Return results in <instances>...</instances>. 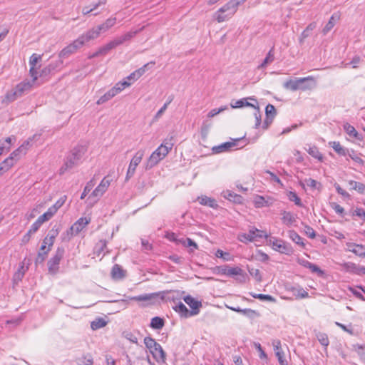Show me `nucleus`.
Returning <instances> with one entry per match:
<instances>
[{
	"instance_id": "f257e3e1",
	"label": "nucleus",
	"mask_w": 365,
	"mask_h": 365,
	"mask_svg": "<svg viewBox=\"0 0 365 365\" xmlns=\"http://www.w3.org/2000/svg\"><path fill=\"white\" fill-rule=\"evenodd\" d=\"M283 86L285 89L292 91H296L297 90L304 91L314 88L316 86V81L312 76L304 78H296L287 81L284 83Z\"/></svg>"
},
{
	"instance_id": "f03ea898",
	"label": "nucleus",
	"mask_w": 365,
	"mask_h": 365,
	"mask_svg": "<svg viewBox=\"0 0 365 365\" xmlns=\"http://www.w3.org/2000/svg\"><path fill=\"white\" fill-rule=\"evenodd\" d=\"M245 1L246 0H230L214 14L215 19L218 23L228 20L236 13L239 5L244 3Z\"/></svg>"
},
{
	"instance_id": "7ed1b4c3",
	"label": "nucleus",
	"mask_w": 365,
	"mask_h": 365,
	"mask_svg": "<svg viewBox=\"0 0 365 365\" xmlns=\"http://www.w3.org/2000/svg\"><path fill=\"white\" fill-rule=\"evenodd\" d=\"M32 86L33 84L31 82H30V81H24L17 84L14 88L8 91L6 95V98L9 102H13L29 93L31 91Z\"/></svg>"
},
{
	"instance_id": "20e7f679",
	"label": "nucleus",
	"mask_w": 365,
	"mask_h": 365,
	"mask_svg": "<svg viewBox=\"0 0 365 365\" xmlns=\"http://www.w3.org/2000/svg\"><path fill=\"white\" fill-rule=\"evenodd\" d=\"M88 149L85 142H81L73 146L70 150V168L71 165H78L82 162V159Z\"/></svg>"
},
{
	"instance_id": "39448f33",
	"label": "nucleus",
	"mask_w": 365,
	"mask_h": 365,
	"mask_svg": "<svg viewBox=\"0 0 365 365\" xmlns=\"http://www.w3.org/2000/svg\"><path fill=\"white\" fill-rule=\"evenodd\" d=\"M111 179L107 175L103 178L100 184L95 188L92 193L88 196V200H93L96 202L106 192L110 185Z\"/></svg>"
},
{
	"instance_id": "423d86ee",
	"label": "nucleus",
	"mask_w": 365,
	"mask_h": 365,
	"mask_svg": "<svg viewBox=\"0 0 365 365\" xmlns=\"http://www.w3.org/2000/svg\"><path fill=\"white\" fill-rule=\"evenodd\" d=\"M64 255V250L58 247L56 251L54 256H53L47 263L48 270L49 274H55L57 273L59 268V263Z\"/></svg>"
},
{
	"instance_id": "0eeeda50",
	"label": "nucleus",
	"mask_w": 365,
	"mask_h": 365,
	"mask_svg": "<svg viewBox=\"0 0 365 365\" xmlns=\"http://www.w3.org/2000/svg\"><path fill=\"white\" fill-rule=\"evenodd\" d=\"M267 238L268 235L264 231L259 230L257 228L250 230L248 233H243L238 235V240L242 242H252L256 238Z\"/></svg>"
},
{
	"instance_id": "6e6552de",
	"label": "nucleus",
	"mask_w": 365,
	"mask_h": 365,
	"mask_svg": "<svg viewBox=\"0 0 365 365\" xmlns=\"http://www.w3.org/2000/svg\"><path fill=\"white\" fill-rule=\"evenodd\" d=\"M269 244L272 245V248L282 254L290 255L292 252L291 245L282 240L271 237L269 240Z\"/></svg>"
},
{
	"instance_id": "1a4fd4ad",
	"label": "nucleus",
	"mask_w": 365,
	"mask_h": 365,
	"mask_svg": "<svg viewBox=\"0 0 365 365\" xmlns=\"http://www.w3.org/2000/svg\"><path fill=\"white\" fill-rule=\"evenodd\" d=\"M144 155V152L141 150L136 152L133 158L131 159L130 163L127 170L125 180L128 181L133 176L137 166L140 163Z\"/></svg>"
},
{
	"instance_id": "9d476101",
	"label": "nucleus",
	"mask_w": 365,
	"mask_h": 365,
	"mask_svg": "<svg viewBox=\"0 0 365 365\" xmlns=\"http://www.w3.org/2000/svg\"><path fill=\"white\" fill-rule=\"evenodd\" d=\"M222 273L228 276H237L236 280L240 283H245L247 279L246 273L239 267L225 269Z\"/></svg>"
},
{
	"instance_id": "9b49d317",
	"label": "nucleus",
	"mask_w": 365,
	"mask_h": 365,
	"mask_svg": "<svg viewBox=\"0 0 365 365\" xmlns=\"http://www.w3.org/2000/svg\"><path fill=\"white\" fill-rule=\"evenodd\" d=\"M118 45L113 39V41L99 48L96 52L89 56V58H93L101 56H106L110 50L115 48Z\"/></svg>"
},
{
	"instance_id": "f8f14e48",
	"label": "nucleus",
	"mask_w": 365,
	"mask_h": 365,
	"mask_svg": "<svg viewBox=\"0 0 365 365\" xmlns=\"http://www.w3.org/2000/svg\"><path fill=\"white\" fill-rule=\"evenodd\" d=\"M248 100L253 101L257 103V105L258 104L256 98H255L254 97H248L243 98L237 101L232 100L230 103V106L232 108H240L242 107H252L254 108L256 106V105H254L248 102Z\"/></svg>"
},
{
	"instance_id": "ddd939ff",
	"label": "nucleus",
	"mask_w": 365,
	"mask_h": 365,
	"mask_svg": "<svg viewBox=\"0 0 365 365\" xmlns=\"http://www.w3.org/2000/svg\"><path fill=\"white\" fill-rule=\"evenodd\" d=\"M184 301L187 305H189L191 307V314L196 315L199 313L200 308L202 307L201 302L195 299L190 295L185 297L184 298Z\"/></svg>"
},
{
	"instance_id": "4468645a",
	"label": "nucleus",
	"mask_w": 365,
	"mask_h": 365,
	"mask_svg": "<svg viewBox=\"0 0 365 365\" xmlns=\"http://www.w3.org/2000/svg\"><path fill=\"white\" fill-rule=\"evenodd\" d=\"M89 220L86 217H81L71 227H70V232L71 235L78 234L88 225Z\"/></svg>"
},
{
	"instance_id": "2eb2a0df",
	"label": "nucleus",
	"mask_w": 365,
	"mask_h": 365,
	"mask_svg": "<svg viewBox=\"0 0 365 365\" xmlns=\"http://www.w3.org/2000/svg\"><path fill=\"white\" fill-rule=\"evenodd\" d=\"M150 354L153 355V357L156 360L157 362H165V352L163 349L161 345L160 344H157L156 346H154L152 350H150Z\"/></svg>"
},
{
	"instance_id": "dca6fc26",
	"label": "nucleus",
	"mask_w": 365,
	"mask_h": 365,
	"mask_svg": "<svg viewBox=\"0 0 365 365\" xmlns=\"http://www.w3.org/2000/svg\"><path fill=\"white\" fill-rule=\"evenodd\" d=\"M164 157L161 155V153L157 148L150 156L148 163L147 168H151L157 165Z\"/></svg>"
},
{
	"instance_id": "f3484780",
	"label": "nucleus",
	"mask_w": 365,
	"mask_h": 365,
	"mask_svg": "<svg viewBox=\"0 0 365 365\" xmlns=\"http://www.w3.org/2000/svg\"><path fill=\"white\" fill-rule=\"evenodd\" d=\"M281 215H282V222L287 227H291L296 222L297 215L291 212L284 210L281 212Z\"/></svg>"
},
{
	"instance_id": "a211bd4d",
	"label": "nucleus",
	"mask_w": 365,
	"mask_h": 365,
	"mask_svg": "<svg viewBox=\"0 0 365 365\" xmlns=\"http://www.w3.org/2000/svg\"><path fill=\"white\" fill-rule=\"evenodd\" d=\"M347 246L350 252L359 257H365V247L362 245L349 243L347 244Z\"/></svg>"
},
{
	"instance_id": "6ab92c4d",
	"label": "nucleus",
	"mask_w": 365,
	"mask_h": 365,
	"mask_svg": "<svg viewBox=\"0 0 365 365\" xmlns=\"http://www.w3.org/2000/svg\"><path fill=\"white\" fill-rule=\"evenodd\" d=\"M340 16L339 14L334 13L332 14V16L330 17L329 21L325 25V26L322 29V33L324 35L327 34L334 26L336 21L339 19Z\"/></svg>"
},
{
	"instance_id": "aec40b11",
	"label": "nucleus",
	"mask_w": 365,
	"mask_h": 365,
	"mask_svg": "<svg viewBox=\"0 0 365 365\" xmlns=\"http://www.w3.org/2000/svg\"><path fill=\"white\" fill-rule=\"evenodd\" d=\"M173 309L176 312H178L182 317L187 318L191 316H194V314H191V311H189L185 305L180 302L178 304L173 307Z\"/></svg>"
},
{
	"instance_id": "412c9836",
	"label": "nucleus",
	"mask_w": 365,
	"mask_h": 365,
	"mask_svg": "<svg viewBox=\"0 0 365 365\" xmlns=\"http://www.w3.org/2000/svg\"><path fill=\"white\" fill-rule=\"evenodd\" d=\"M125 276V271L119 264H114L111 270V277L114 279H121Z\"/></svg>"
},
{
	"instance_id": "4be33fe9",
	"label": "nucleus",
	"mask_w": 365,
	"mask_h": 365,
	"mask_svg": "<svg viewBox=\"0 0 365 365\" xmlns=\"http://www.w3.org/2000/svg\"><path fill=\"white\" fill-rule=\"evenodd\" d=\"M236 145L234 142H226L212 148L213 153L217 154L229 150L232 147Z\"/></svg>"
},
{
	"instance_id": "5701e85b",
	"label": "nucleus",
	"mask_w": 365,
	"mask_h": 365,
	"mask_svg": "<svg viewBox=\"0 0 365 365\" xmlns=\"http://www.w3.org/2000/svg\"><path fill=\"white\" fill-rule=\"evenodd\" d=\"M345 132L351 137L355 138L356 140H362V135L359 134L355 128L348 123H346L343 125Z\"/></svg>"
},
{
	"instance_id": "b1692460",
	"label": "nucleus",
	"mask_w": 365,
	"mask_h": 365,
	"mask_svg": "<svg viewBox=\"0 0 365 365\" xmlns=\"http://www.w3.org/2000/svg\"><path fill=\"white\" fill-rule=\"evenodd\" d=\"M198 201L202 205L208 206L212 208H217L218 205L214 198L202 195L198 197Z\"/></svg>"
},
{
	"instance_id": "393cba45",
	"label": "nucleus",
	"mask_w": 365,
	"mask_h": 365,
	"mask_svg": "<svg viewBox=\"0 0 365 365\" xmlns=\"http://www.w3.org/2000/svg\"><path fill=\"white\" fill-rule=\"evenodd\" d=\"M329 144L339 155L346 156L349 153V149L341 146L340 143L338 141L329 142Z\"/></svg>"
},
{
	"instance_id": "a878e982",
	"label": "nucleus",
	"mask_w": 365,
	"mask_h": 365,
	"mask_svg": "<svg viewBox=\"0 0 365 365\" xmlns=\"http://www.w3.org/2000/svg\"><path fill=\"white\" fill-rule=\"evenodd\" d=\"M138 32V31H130L120 36L115 38L114 40L116 42L117 45L120 46L123 44L124 42L130 41L137 34Z\"/></svg>"
},
{
	"instance_id": "bb28decb",
	"label": "nucleus",
	"mask_w": 365,
	"mask_h": 365,
	"mask_svg": "<svg viewBox=\"0 0 365 365\" xmlns=\"http://www.w3.org/2000/svg\"><path fill=\"white\" fill-rule=\"evenodd\" d=\"M274 60V48H272L268 53L267 54V56L263 60V61L259 64L257 67L258 69H262L264 68L268 64L272 63Z\"/></svg>"
},
{
	"instance_id": "cd10ccee",
	"label": "nucleus",
	"mask_w": 365,
	"mask_h": 365,
	"mask_svg": "<svg viewBox=\"0 0 365 365\" xmlns=\"http://www.w3.org/2000/svg\"><path fill=\"white\" fill-rule=\"evenodd\" d=\"M317 27L316 22L310 23L307 28L302 31L299 37V43H302L305 38L309 36L311 31H312Z\"/></svg>"
},
{
	"instance_id": "c85d7f7f",
	"label": "nucleus",
	"mask_w": 365,
	"mask_h": 365,
	"mask_svg": "<svg viewBox=\"0 0 365 365\" xmlns=\"http://www.w3.org/2000/svg\"><path fill=\"white\" fill-rule=\"evenodd\" d=\"M58 229L52 228L46 235V237L43 239L44 244H48L49 246H53L54 243V240L58 235Z\"/></svg>"
},
{
	"instance_id": "c756f323",
	"label": "nucleus",
	"mask_w": 365,
	"mask_h": 365,
	"mask_svg": "<svg viewBox=\"0 0 365 365\" xmlns=\"http://www.w3.org/2000/svg\"><path fill=\"white\" fill-rule=\"evenodd\" d=\"M341 266L343 267L344 269H345L346 272H349L356 274H358L359 273V266H357L356 264L353 262H344L341 264Z\"/></svg>"
},
{
	"instance_id": "7c9ffc66",
	"label": "nucleus",
	"mask_w": 365,
	"mask_h": 365,
	"mask_svg": "<svg viewBox=\"0 0 365 365\" xmlns=\"http://www.w3.org/2000/svg\"><path fill=\"white\" fill-rule=\"evenodd\" d=\"M115 21V18L108 19L103 24L98 26V31H100L101 32H106L110 28L114 26Z\"/></svg>"
},
{
	"instance_id": "2f4dec72",
	"label": "nucleus",
	"mask_w": 365,
	"mask_h": 365,
	"mask_svg": "<svg viewBox=\"0 0 365 365\" xmlns=\"http://www.w3.org/2000/svg\"><path fill=\"white\" fill-rule=\"evenodd\" d=\"M101 32L98 31V26L89 30L86 34L82 35L86 42L96 38Z\"/></svg>"
},
{
	"instance_id": "473e14b6",
	"label": "nucleus",
	"mask_w": 365,
	"mask_h": 365,
	"mask_svg": "<svg viewBox=\"0 0 365 365\" xmlns=\"http://www.w3.org/2000/svg\"><path fill=\"white\" fill-rule=\"evenodd\" d=\"M349 185L351 187V189L356 190L358 192L363 194L365 192V185L360 182L354 180H349Z\"/></svg>"
},
{
	"instance_id": "72a5a7b5",
	"label": "nucleus",
	"mask_w": 365,
	"mask_h": 365,
	"mask_svg": "<svg viewBox=\"0 0 365 365\" xmlns=\"http://www.w3.org/2000/svg\"><path fill=\"white\" fill-rule=\"evenodd\" d=\"M86 43V40L83 36H81L78 39L74 41L73 43H70V53L76 51L79 48L82 47Z\"/></svg>"
},
{
	"instance_id": "f704fd0d",
	"label": "nucleus",
	"mask_w": 365,
	"mask_h": 365,
	"mask_svg": "<svg viewBox=\"0 0 365 365\" xmlns=\"http://www.w3.org/2000/svg\"><path fill=\"white\" fill-rule=\"evenodd\" d=\"M165 322L163 318L155 317L151 319L150 327L155 329H160L164 327Z\"/></svg>"
},
{
	"instance_id": "c9c22d12",
	"label": "nucleus",
	"mask_w": 365,
	"mask_h": 365,
	"mask_svg": "<svg viewBox=\"0 0 365 365\" xmlns=\"http://www.w3.org/2000/svg\"><path fill=\"white\" fill-rule=\"evenodd\" d=\"M179 243L182 244L185 247H192L190 252H193L194 250H198V245L190 238H182L179 240Z\"/></svg>"
},
{
	"instance_id": "e433bc0d",
	"label": "nucleus",
	"mask_w": 365,
	"mask_h": 365,
	"mask_svg": "<svg viewBox=\"0 0 365 365\" xmlns=\"http://www.w3.org/2000/svg\"><path fill=\"white\" fill-rule=\"evenodd\" d=\"M308 153L313 158L319 160V161H322L323 155L319 152L318 148L315 145L310 146L307 150Z\"/></svg>"
},
{
	"instance_id": "4c0bfd02",
	"label": "nucleus",
	"mask_w": 365,
	"mask_h": 365,
	"mask_svg": "<svg viewBox=\"0 0 365 365\" xmlns=\"http://www.w3.org/2000/svg\"><path fill=\"white\" fill-rule=\"evenodd\" d=\"M106 324L107 322L104 319L98 317L91 322V327L93 330H97L104 327Z\"/></svg>"
},
{
	"instance_id": "58836bf2",
	"label": "nucleus",
	"mask_w": 365,
	"mask_h": 365,
	"mask_svg": "<svg viewBox=\"0 0 365 365\" xmlns=\"http://www.w3.org/2000/svg\"><path fill=\"white\" fill-rule=\"evenodd\" d=\"M289 237L296 244L302 247L304 246V243L303 242L302 238L294 230L289 231Z\"/></svg>"
},
{
	"instance_id": "ea45409f",
	"label": "nucleus",
	"mask_w": 365,
	"mask_h": 365,
	"mask_svg": "<svg viewBox=\"0 0 365 365\" xmlns=\"http://www.w3.org/2000/svg\"><path fill=\"white\" fill-rule=\"evenodd\" d=\"M78 365H93V358L91 355L82 356L76 359Z\"/></svg>"
},
{
	"instance_id": "a19ab883",
	"label": "nucleus",
	"mask_w": 365,
	"mask_h": 365,
	"mask_svg": "<svg viewBox=\"0 0 365 365\" xmlns=\"http://www.w3.org/2000/svg\"><path fill=\"white\" fill-rule=\"evenodd\" d=\"M316 337L322 346L325 347L329 346V340L327 334L323 332H317L316 334Z\"/></svg>"
},
{
	"instance_id": "79ce46f5",
	"label": "nucleus",
	"mask_w": 365,
	"mask_h": 365,
	"mask_svg": "<svg viewBox=\"0 0 365 365\" xmlns=\"http://www.w3.org/2000/svg\"><path fill=\"white\" fill-rule=\"evenodd\" d=\"M250 294L255 299H258L262 301H269V302H275V299L269 294H255L253 292H250Z\"/></svg>"
},
{
	"instance_id": "37998d69",
	"label": "nucleus",
	"mask_w": 365,
	"mask_h": 365,
	"mask_svg": "<svg viewBox=\"0 0 365 365\" xmlns=\"http://www.w3.org/2000/svg\"><path fill=\"white\" fill-rule=\"evenodd\" d=\"M347 155H349V157L357 164L361 166L364 165V160L362 158H361L358 155H356L353 149L349 150V153L347 154Z\"/></svg>"
},
{
	"instance_id": "c03bdc74",
	"label": "nucleus",
	"mask_w": 365,
	"mask_h": 365,
	"mask_svg": "<svg viewBox=\"0 0 365 365\" xmlns=\"http://www.w3.org/2000/svg\"><path fill=\"white\" fill-rule=\"evenodd\" d=\"M14 165V160L11 159L9 157L5 159L0 164V170H3L4 173L9 170V169Z\"/></svg>"
},
{
	"instance_id": "a18cd8bd",
	"label": "nucleus",
	"mask_w": 365,
	"mask_h": 365,
	"mask_svg": "<svg viewBox=\"0 0 365 365\" xmlns=\"http://www.w3.org/2000/svg\"><path fill=\"white\" fill-rule=\"evenodd\" d=\"M14 165V160L11 159L9 157L5 159L0 164V170H3L4 173L9 170V169Z\"/></svg>"
},
{
	"instance_id": "49530a36",
	"label": "nucleus",
	"mask_w": 365,
	"mask_h": 365,
	"mask_svg": "<svg viewBox=\"0 0 365 365\" xmlns=\"http://www.w3.org/2000/svg\"><path fill=\"white\" fill-rule=\"evenodd\" d=\"M14 165V160L11 159L9 157L5 159L0 164V170H3L4 173L9 170V169Z\"/></svg>"
},
{
	"instance_id": "de8ad7c7",
	"label": "nucleus",
	"mask_w": 365,
	"mask_h": 365,
	"mask_svg": "<svg viewBox=\"0 0 365 365\" xmlns=\"http://www.w3.org/2000/svg\"><path fill=\"white\" fill-rule=\"evenodd\" d=\"M95 185L96 182L94 179H91V180H89L84 187V190L81 195V199H84L87 194L92 190Z\"/></svg>"
},
{
	"instance_id": "09e8293b",
	"label": "nucleus",
	"mask_w": 365,
	"mask_h": 365,
	"mask_svg": "<svg viewBox=\"0 0 365 365\" xmlns=\"http://www.w3.org/2000/svg\"><path fill=\"white\" fill-rule=\"evenodd\" d=\"M287 197L290 201L294 202L296 205L299 207L302 206L301 199L298 197L295 192L289 191L287 194Z\"/></svg>"
},
{
	"instance_id": "8fccbe9b",
	"label": "nucleus",
	"mask_w": 365,
	"mask_h": 365,
	"mask_svg": "<svg viewBox=\"0 0 365 365\" xmlns=\"http://www.w3.org/2000/svg\"><path fill=\"white\" fill-rule=\"evenodd\" d=\"M224 197L226 199L233 200L234 202H237L242 198L240 195L233 193L229 190L224 192Z\"/></svg>"
},
{
	"instance_id": "3c124183",
	"label": "nucleus",
	"mask_w": 365,
	"mask_h": 365,
	"mask_svg": "<svg viewBox=\"0 0 365 365\" xmlns=\"http://www.w3.org/2000/svg\"><path fill=\"white\" fill-rule=\"evenodd\" d=\"M153 295H154L153 294H144L130 297V299L134 300V301H138V302L148 301L153 298Z\"/></svg>"
},
{
	"instance_id": "603ef678",
	"label": "nucleus",
	"mask_w": 365,
	"mask_h": 365,
	"mask_svg": "<svg viewBox=\"0 0 365 365\" xmlns=\"http://www.w3.org/2000/svg\"><path fill=\"white\" fill-rule=\"evenodd\" d=\"M144 344H145V346L149 349L150 351V350H152V349L154 346H156L157 344H158V343L156 342L154 339H153L152 337H150V336L145 337Z\"/></svg>"
},
{
	"instance_id": "864d4df0",
	"label": "nucleus",
	"mask_w": 365,
	"mask_h": 365,
	"mask_svg": "<svg viewBox=\"0 0 365 365\" xmlns=\"http://www.w3.org/2000/svg\"><path fill=\"white\" fill-rule=\"evenodd\" d=\"M292 292H294V295L298 298H307L309 297V294L307 291H305L303 288H292Z\"/></svg>"
},
{
	"instance_id": "5fc2aeb1",
	"label": "nucleus",
	"mask_w": 365,
	"mask_h": 365,
	"mask_svg": "<svg viewBox=\"0 0 365 365\" xmlns=\"http://www.w3.org/2000/svg\"><path fill=\"white\" fill-rule=\"evenodd\" d=\"M248 272L251 276H252L257 282L262 281V275L260 271L258 269L250 268L248 267Z\"/></svg>"
},
{
	"instance_id": "6e6d98bb",
	"label": "nucleus",
	"mask_w": 365,
	"mask_h": 365,
	"mask_svg": "<svg viewBox=\"0 0 365 365\" xmlns=\"http://www.w3.org/2000/svg\"><path fill=\"white\" fill-rule=\"evenodd\" d=\"M254 109L255 110V111L254 113V115L255 117V120H256L255 128H258L259 126L260 125L261 121H262L260 110H259V107L258 106V105H256V106L254 108Z\"/></svg>"
},
{
	"instance_id": "4d7b16f0",
	"label": "nucleus",
	"mask_w": 365,
	"mask_h": 365,
	"mask_svg": "<svg viewBox=\"0 0 365 365\" xmlns=\"http://www.w3.org/2000/svg\"><path fill=\"white\" fill-rule=\"evenodd\" d=\"M265 115L267 116H272V118H274L277 115L275 107L272 104H268L265 108Z\"/></svg>"
},
{
	"instance_id": "13d9d810",
	"label": "nucleus",
	"mask_w": 365,
	"mask_h": 365,
	"mask_svg": "<svg viewBox=\"0 0 365 365\" xmlns=\"http://www.w3.org/2000/svg\"><path fill=\"white\" fill-rule=\"evenodd\" d=\"M24 276V266H21V268L18 269L16 272L14 274L13 279L14 282L17 283L22 279Z\"/></svg>"
},
{
	"instance_id": "bf43d9fd",
	"label": "nucleus",
	"mask_w": 365,
	"mask_h": 365,
	"mask_svg": "<svg viewBox=\"0 0 365 365\" xmlns=\"http://www.w3.org/2000/svg\"><path fill=\"white\" fill-rule=\"evenodd\" d=\"M215 255L217 257L222 258L225 261H230L231 259L230 254L225 252L221 250H217Z\"/></svg>"
},
{
	"instance_id": "052dcab7",
	"label": "nucleus",
	"mask_w": 365,
	"mask_h": 365,
	"mask_svg": "<svg viewBox=\"0 0 365 365\" xmlns=\"http://www.w3.org/2000/svg\"><path fill=\"white\" fill-rule=\"evenodd\" d=\"M227 109V106H222L221 108H220L219 109H212L211 110L208 114H207V117L208 118H213L214 116H215L216 115L219 114L220 113L225 110Z\"/></svg>"
},
{
	"instance_id": "680f3d73",
	"label": "nucleus",
	"mask_w": 365,
	"mask_h": 365,
	"mask_svg": "<svg viewBox=\"0 0 365 365\" xmlns=\"http://www.w3.org/2000/svg\"><path fill=\"white\" fill-rule=\"evenodd\" d=\"M331 207L339 215H342L344 212V209L336 202L330 203Z\"/></svg>"
},
{
	"instance_id": "e2e57ef3",
	"label": "nucleus",
	"mask_w": 365,
	"mask_h": 365,
	"mask_svg": "<svg viewBox=\"0 0 365 365\" xmlns=\"http://www.w3.org/2000/svg\"><path fill=\"white\" fill-rule=\"evenodd\" d=\"M241 314L250 318H252L257 315V312L251 309H242Z\"/></svg>"
},
{
	"instance_id": "0e129e2a",
	"label": "nucleus",
	"mask_w": 365,
	"mask_h": 365,
	"mask_svg": "<svg viewBox=\"0 0 365 365\" xmlns=\"http://www.w3.org/2000/svg\"><path fill=\"white\" fill-rule=\"evenodd\" d=\"M265 202V199L262 196L257 195L255 198V204L257 207H263Z\"/></svg>"
},
{
	"instance_id": "69168bd1",
	"label": "nucleus",
	"mask_w": 365,
	"mask_h": 365,
	"mask_svg": "<svg viewBox=\"0 0 365 365\" xmlns=\"http://www.w3.org/2000/svg\"><path fill=\"white\" fill-rule=\"evenodd\" d=\"M47 255L46 252H38V255L36 258V260H35V263L36 264H41L43 262V261L45 260V259L47 257Z\"/></svg>"
},
{
	"instance_id": "338daca9",
	"label": "nucleus",
	"mask_w": 365,
	"mask_h": 365,
	"mask_svg": "<svg viewBox=\"0 0 365 365\" xmlns=\"http://www.w3.org/2000/svg\"><path fill=\"white\" fill-rule=\"evenodd\" d=\"M348 289L353 294V295L354 297H356L357 299L361 300V301H365V297H364V295L360 292H358L356 289L351 287H349L348 288Z\"/></svg>"
},
{
	"instance_id": "774afa93",
	"label": "nucleus",
	"mask_w": 365,
	"mask_h": 365,
	"mask_svg": "<svg viewBox=\"0 0 365 365\" xmlns=\"http://www.w3.org/2000/svg\"><path fill=\"white\" fill-rule=\"evenodd\" d=\"M353 215H356L365 221V210L362 208L357 207L353 212Z\"/></svg>"
}]
</instances>
